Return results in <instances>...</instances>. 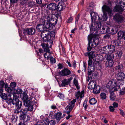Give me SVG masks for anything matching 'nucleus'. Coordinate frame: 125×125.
I'll return each mask as SVG.
<instances>
[{
  "label": "nucleus",
  "instance_id": "nucleus-14",
  "mask_svg": "<svg viewBox=\"0 0 125 125\" xmlns=\"http://www.w3.org/2000/svg\"><path fill=\"white\" fill-rule=\"evenodd\" d=\"M125 77V75L124 73L120 72L117 74L116 77L117 79L119 80H123Z\"/></svg>",
  "mask_w": 125,
  "mask_h": 125
},
{
  "label": "nucleus",
  "instance_id": "nucleus-37",
  "mask_svg": "<svg viewBox=\"0 0 125 125\" xmlns=\"http://www.w3.org/2000/svg\"><path fill=\"white\" fill-rule=\"evenodd\" d=\"M51 53L50 52H47L44 53V57L45 58H46L47 60H49L50 59L51 57Z\"/></svg>",
  "mask_w": 125,
  "mask_h": 125
},
{
  "label": "nucleus",
  "instance_id": "nucleus-47",
  "mask_svg": "<svg viewBox=\"0 0 125 125\" xmlns=\"http://www.w3.org/2000/svg\"><path fill=\"white\" fill-rule=\"evenodd\" d=\"M116 56L117 57L119 58L120 57L122 54V52L121 51H117Z\"/></svg>",
  "mask_w": 125,
  "mask_h": 125
},
{
  "label": "nucleus",
  "instance_id": "nucleus-22",
  "mask_svg": "<svg viewBox=\"0 0 125 125\" xmlns=\"http://www.w3.org/2000/svg\"><path fill=\"white\" fill-rule=\"evenodd\" d=\"M44 123L47 124L48 125H55V122L53 120H51L49 121L47 118L44 120Z\"/></svg>",
  "mask_w": 125,
  "mask_h": 125
},
{
  "label": "nucleus",
  "instance_id": "nucleus-51",
  "mask_svg": "<svg viewBox=\"0 0 125 125\" xmlns=\"http://www.w3.org/2000/svg\"><path fill=\"white\" fill-rule=\"evenodd\" d=\"M26 115H24L21 114L20 116L21 119L23 120V121L24 120L26 119Z\"/></svg>",
  "mask_w": 125,
  "mask_h": 125
},
{
  "label": "nucleus",
  "instance_id": "nucleus-50",
  "mask_svg": "<svg viewBox=\"0 0 125 125\" xmlns=\"http://www.w3.org/2000/svg\"><path fill=\"white\" fill-rule=\"evenodd\" d=\"M111 31L113 33V34H115L117 32V29L115 27H113L111 28Z\"/></svg>",
  "mask_w": 125,
  "mask_h": 125
},
{
  "label": "nucleus",
  "instance_id": "nucleus-27",
  "mask_svg": "<svg viewBox=\"0 0 125 125\" xmlns=\"http://www.w3.org/2000/svg\"><path fill=\"white\" fill-rule=\"evenodd\" d=\"M114 55L113 54H107L105 55L106 59L107 60H113L114 58Z\"/></svg>",
  "mask_w": 125,
  "mask_h": 125
},
{
  "label": "nucleus",
  "instance_id": "nucleus-23",
  "mask_svg": "<svg viewBox=\"0 0 125 125\" xmlns=\"http://www.w3.org/2000/svg\"><path fill=\"white\" fill-rule=\"evenodd\" d=\"M96 85L95 82L94 81H92L90 82L89 83L88 87L89 89L92 90L93 89Z\"/></svg>",
  "mask_w": 125,
  "mask_h": 125
},
{
  "label": "nucleus",
  "instance_id": "nucleus-18",
  "mask_svg": "<svg viewBox=\"0 0 125 125\" xmlns=\"http://www.w3.org/2000/svg\"><path fill=\"white\" fill-rule=\"evenodd\" d=\"M124 7L121 5H116L114 9V11L116 12H120L122 11L123 10Z\"/></svg>",
  "mask_w": 125,
  "mask_h": 125
},
{
  "label": "nucleus",
  "instance_id": "nucleus-11",
  "mask_svg": "<svg viewBox=\"0 0 125 125\" xmlns=\"http://www.w3.org/2000/svg\"><path fill=\"white\" fill-rule=\"evenodd\" d=\"M92 35L93 38L92 42L91 43V46L93 48L96 47L99 43V40L96 38L94 37Z\"/></svg>",
  "mask_w": 125,
  "mask_h": 125
},
{
  "label": "nucleus",
  "instance_id": "nucleus-62",
  "mask_svg": "<svg viewBox=\"0 0 125 125\" xmlns=\"http://www.w3.org/2000/svg\"><path fill=\"white\" fill-rule=\"evenodd\" d=\"M41 46L42 47V48L44 49L46 47L48 46V44H46L45 43H43L41 44Z\"/></svg>",
  "mask_w": 125,
  "mask_h": 125
},
{
  "label": "nucleus",
  "instance_id": "nucleus-8",
  "mask_svg": "<svg viewBox=\"0 0 125 125\" xmlns=\"http://www.w3.org/2000/svg\"><path fill=\"white\" fill-rule=\"evenodd\" d=\"M123 16L118 13L116 14L114 17V20L118 22H121L123 21Z\"/></svg>",
  "mask_w": 125,
  "mask_h": 125
},
{
  "label": "nucleus",
  "instance_id": "nucleus-5",
  "mask_svg": "<svg viewBox=\"0 0 125 125\" xmlns=\"http://www.w3.org/2000/svg\"><path fill=\"white\" fill-rule=\"evenodd\" d=\"M76 101V99H73L71 102L69 103L67 106L65 108V109L67 111L65 112L67 114L70 113L71 111L73 109L75 105V104Z\"/></svg>",
  "mask_w": 125,
  "mask_h": 125
},
{
  "label": "nucleus",
  "instance_id": "nucleus-42",
  "mask_svg": "<svg viewBox=\"0 0 125 125\" xmlns=\"http://www.w3.org/2000/svg\"><path fill=\"white\" fill-rule=\"evenodd\" d=\"M28 99V97L27 94L25 93H23L22 98V99L23 100V101H24L27 100Z\"/></svg>",
  "mask_w": 125,
  "mask_h": 125
},
{
  "label": "nucleus",
  "instance_id": "nucleus-31",
  "mask_svg": "<svg viewBox=\"0 0 125 125\" xmlns=\"http://www.w3.org/2000/svg\"><path fill=\"white\" fill-rule=\"evenodd\" d=\"M112 42L113 45L115 46H119L120 43V41L119 39L113 41Z\"/></svg>",
  "mask_w": 125,
  "mask_h": 125
},
{
  "label": "nucleus",
  "instance_id": "nucleus-9",
  "mask_svg": "<svg viewBox=\"0 0 125 125\" xmlns=\"http://www.w3.org/2000/svg\"><path fill=\"white\" fill-rule=\"evenodd\" d=\"M71 73L70 71L67 68H65L59 72V74L62 76H66Z\"/></svg>",
  "mask_w": 125,
  "mask_h": 125
},
{
  "label": "nucleus",
  "instance_id": "nucleus-60",
  "mask_svg": "<svg viewBox=\"0 0 125 125\" xmlns=\"http://www.w3.org/2000/svg\"><path fill=\"white\" fill-rule=\"evenodd\" d=\"M17 93L18 94H20L22 93V90L20 89H18L16 90Z\"/></svg>",
  "mask_w": 125,
  "mask_h": 125
},
{
  "label": "nucleus",
  "instance_id": "nucleus-39",
  "mask_svg": "<svg viewBox=\"0 0 125 125\" xmlns=\"http://www.w3.org/2000/svg\"><path fill=\"white\" fill-rule=\"evenodd\" d=\"M73 83L77 89L78 90L80 88V87L79 85L78 81L75 78L73 79Z\"/></svg>",
  "mask_w": 125,
  "mask_h": 125
},
{
  "label": "nucleus",
  "instance_id": "nucleus-54",
  "mask_svg": "<svg viewBox=\"0 0 125 125\" xmlns=\"http://www.w3.org/2000/svg\"><path fill=\"white\" fill-rule=\"evenodd\" d=\"M119 93L121 95H123L125 94V88H122V90L120 91Z\"/></svg>",
  "mask_w": 125,
  "mask_h": 125
},
{
  "label": "nucleus",
  "instance_id": "nucleus-57",
  "mask_svg": "<svg viewBox=\"0 0 125 125\" xmlns=\"http://www.w3.org/2000/svg\"><path fill=\"white\" fill-rule=\"evenodd\" d=\"M28 111L27 109L25 108L23 109L21 114L26 115L27 111Z\"/></svg>",
  "mask_w": 125,
  "mask_h": 125
},
{
  "label": "nucleus",
  "instance_id": "nucleus-58",
  "mask_svg": "<svg viewBox=\"0 0 125 125\" xmlns=\"http://www.w3.org/2000/svg\"><path fill=\"white\" fill-rule=\"evenodd\" d=\"M10 86L12 88H14L16 87V84L15 82H12L10 84Z\"/></svg>",
  "mask_w": 125,
  "mask_h": 125
},
{
  "label": "nucleus",
  "instance_id": "nucleus-32",
  "mask_svg": "<svg viewBox=\"0 0 125 125\" xmlns=\"http://www.w3.org/2000/svg\"><path fill=\"white\" fill-rule=\"evenodd\" d=\"M125 32L122 31H119L117 33L118 37L119 39L123 38L124 34Z\"/></svg>",
  "mask_w": 125,
  "mask_h": 125
},
{
  "label": "nucleus",
  "instance_id": "nucleus-2",
  "mask_svg": "<svg viewBox=\"0 0 125 125\" xmlns=\"http://www.w3.org/2000/svg\"><path fill=\"white\" fill-rule=\"evenodd\" d=\"M41 36L43 41L48 42L50 40L51 37H54V33L51 30L45 31L41 32Z\"/></svg>",
  "mask_w": 125,
  "mask_h": 125
},
{
  "label": "nucleus",
  "instance_id": "nucleus-64",
  "mask_svg": "<svg viewBox=\"0 0 125 125\" xmlns=\"http://www.w3.org/2000/svg\"><path fill=\"white\" fill-rule=\"evenodd\" d=\"M58 66V69H61L63 68V65H62L61 63H59L57 65Z\"/></svg>",
  "mask_w": 125,
  "mask_h": 125
},
{
  "label": "nucleus",
  "instance_id": "nucleus-43",
  "mask_svg": "<svg viewBox=\"0 0 125 125\" xmlns=\"http://www.w3.org/2000/svg\"><path fill=\"white\" fill-rule=\"evenodd\" d=\"M28 109L29 111H33V108L36 107V106L35 105H30L28 106Z\"/></svg>",
  "mask_w": 125,
  "mask_h": 125
},
{
  "label": "nucleus",
  "instance_id": "nucleus-38",
  "mask_svg": "<svg viewBox=\"0 0 125 125\" xmlns=\"http://www.w3.org/2000/svg\"><path fill=\"white\" fill-rule=\"evenodd\" d=\"M30 117L28 115L27 116V117L26 119L24 121H23V123H22L21 122H20L19 123H21V125H26L27 124V123L30 120Z\"/></svg>",
  "mask_w": 125,
  "mask_h": 125
},
{
  "label": "nucleus",
  "instance_id": "nucleus-41",
  "mask_svg": "<svg viewBox=\"0 0 125 125\" xmlns=\"http://www.w3.org/2000/svg\"><path fill=\"white\" fill-rule=\"evenodd\" d=\"M69 83V81L66 79H64L62 81V86H65L66 85H68Z\"/></svg>",
  "mask_w": 125,
  "mask_h": 125
},
{
  "label": "nucleus",
  "instance_id": "nucleus-1",
  "mask_svg": "<svg viewBox=\"0 0 125 125\" xmlns=\"http://www.w3.org/2000/svg\"><path fill=\"white\" fill-rule=\"evenodd\" d=\"M15 94H13V99L10 103L16 105V108L14 112L15 113L18 114L20 112H21L22 111V109L21 108L22 104L21 102L19 101L17 97L15 96Z\"/></svg>",
  "mask_w": 125,
  "mask_h": 125
},
{
  "label": "nucleus",
  "instance_id": "nucleus-4",
  "mask_svg": "<svg viewBox=\"0 0 125 125\" xmlns=\"http://www.w3.org/2000/svg\"><path fill=\"white\" fill-rule=\"evenodd\" d=\"M111 4L109 3V6L104 5L102 7V11L104 13L108 14L110 16H111L113 14L112 13V10L111 8Z\"/></svg>",
  "mask_w": 125,
  "mask_h": 125
},
{
  "label": "nucleus",
  "instance_id": "nucleus-7",
  "mask_svg": "<svg viewBox=\"0 0 125 125\" xmlns=\"http://www.w3.org/2000/svg\"><path fill=\"white\" fill-rule=\"evenodd\" d=\"M51 18V15H48L46 17V19H47V22L46 24L44 25H45V27L46 29H47L48 31H51L49 30L51 29L52 28V25L50 23V19Z\"/></svg>",
  "mask_w": 125,
  "mask_h": 125
},
{
  "label": "nucleus",
  "instance_id": "nucleus-36",
  "mask_svg": "<svg viewBox=\"0 0 125 125\" xmlns=\"http://www.w3.org/2000/svg\"><path fill=\"white\" fill-rule=\"evenodd\" d=\"M89 102L91 105H94L96 103L97 101L94 98H93L89 100Z\"/></svg>",
  "mask_w": 125,
  "mask_h": 125
},
{
  "label": "nucleus",
  "instance_id": "nucleus-13",
  "mask_svg": "<svg viewBox=\"0 0 125 125\" xmlns=\"http://www.w3.org/2000/svg\"><path fill=\"white\" fill-rule=\"evenodd\" d=\"M117 81L115 80H112L110 81L108 83L106 87L108 88H112L114 86L115 84L117 83Z\"/></svg>",
  "mask_w": 125,
  "mask_h": 125
},
{
  "label": "nucleus",
  "instance_id": "nucleus-52",
  "mask_svg": "<svg viewBox=\"0 0 125 125\" xmlns=\"http://www.w3.org/2000/svg\"><path fill=\"white\" fill-rule=\"evenodd\" d=\"M50 58V62L51 63H56V61L55 58L51 57Z\"/></svg>",
  "mask_w": 125,
  "mask_h": 125
},
{
  "label": "nucleus",
  "instance_id": "nucleus-24",
  "mask_svg": "<svg viewBox=\"0 0 125 125\" xmlns=\"http://www.w3.org/2000/svg\"><path fill=\"white\" fill-rule=\"evenodd\" d=\"M95 66H90L88 65V74L89 75H90L92 72H93L95 68Z\"/></svg>",
  "mask_w": 125,
  "mask_h": 125
},
{
  "label": "nucleus",
  "instance_id": "nucleus-35",
  "mask_svg": "<svg viewBox=\"0 0 125 125\" xmlns=\"http://www.w3.org/2000/svg\"><path fill=\"white\" fill-rule=\"evenodd\" d=\"M102 49L103 51V52L104 53L107 54L109 53L108 48L107 45L103 47V48Z\"/></svg>",
  "mask_w": 125,
  "mask_h": 125
},
{
  "label": "nucleus",
  "instance_id": "nucleus-44",
  "mask_svg": "<svg viewBox=\"0 0 125 125\" xmlns=\"http://www.w3.org/2000/svg\"><path fill=\"white\" fill-rule=\"evenodd\" d=\"M94 54L93 52L91 51L89 52V59H95L94 57Z\"/></svg>",
  "mask_w": 125,
  "mask_h": 125
},
{
  "label": "nucleus",
  "instance_id": "nucleus-25",
  "mask_svg": "<svg viewBox=\"0 0 125 125\" xmlns=\"http://www.w3.org/2000/svg\"><path fill=\"white\" fill-rule=\"evenodd\" d=\"M107 46L109 53H111L115 52V47L114 46L112 45H109Z\"/></svg>",
  "mask_w": 125,
  "mask_h": 125
},
{
  "label": "nucleus",
  "instance_id": "nucleus-26",
  "mask_svg": "<svg viewBox=\"0 0 125 125\" xmlns=\"http://www.w3.org/2000/svg\"><path fill=\"white\" fill-rule=\"evenodd\" d=\"M114 63V62L113 60H107L105 63V65L108 67H111L113 66Z\"/></svg>",
  "mask_w": 125,
  "mask_h": 125
},
{
  "label": "nucleus",
  "instance_id": "nucleus-15",
  "mask_svg": "<svg viewBox=\"0 0 125 125\" xmlns=\"http://www.w3.org/2000/svg\"><path fill=\"white\" fill-rule=\"evenodd\" d=\"M93 38H92V34H90L88 36V47L87 50L89 52L90 51L92 48V46H90V44L92 42Z\"/></svg>",
  "mask_w": 125,
  "mask_h": 125
},
{
  "label": "nucleus",
  "instance_id": "nucleus-56",
  "mask_svg": "<svg viewBox=\"0 0 125 125\" xmlns=\"http://www.w3.org/2000/svg\"><path fill=\"white\" fill-rule=\"evenodd\" d=\"M44 51L46 52H51L49 48L48 47H46L44 49Z\"/></svg>",
  "mask_w": 125,
  "mask_h": 125
},
{
  "label": "nucleus",
  "instance_id": "nucleus-33",
  "mask_svg": "<svg viewBox=\"0 0 125 125\" xmlns=\"http://www.w3.org/2000/svg\"><path fill=\"white\" fill-rule=\"evenodd\" d=\"M31 98L30 99H28L27 100L24 101L23 102L24 105L26 106H28L29 105H31V103H32V102H31V101H30V100H31Z\"/></svg>",
  "mask_w": 125,
  "mask_h": 125
},
{
  "label": "nucleus",
  "instance_id": "nucleus-49",
  "mask_svg": "<svg viewBox=\"0 0 125 125\" xmlns=\"http://www.w3.org/2000/svg\"><path fill=\"white\" fill-rule=\"evenodd\" d=\"M100 96L101 98L103 99H105L106 98V94L104 93H101L100 94Z\"/></svg>",
  "mask_w": 125,
  "mask_h": 125
},
{
  "label": "nucleus",
  "instance_id": "nucleus-20",
  "mask_svg": "<svg viewBox=\"0 0 125 125\" xmlns=\"http://www.w3.org/2000/svg\"><path fill=\"white\" fill-rule=\"evenodd\" d=\"M84 90L82 91L81 92L78 91L76 92L75 96L77 99H79L80 98H82L84 95Z\"/></svg>",
  "mask_w": 125,
  "mask_h": 125
},
{
  "label": "nucleus",
  "instance_id": "nucleus-19",
  "mask_svg": "<svg viewBox=\"0 0 125 125\" xmlns=\"http://www.w3.org/2000/svg\"><path fill=\"white\" fill-rule=\"evenodd\" d=\"M120 84L117 81V83H116L115 84L114 86L112 88L111 91L113 92L114 91H117L118 89L120 88Z\"/></svg>",
  "mask_w": 125,
  "mask_h": 125
},
{
  "label": "nucleus",
  "instance_id": "nucleus-17",
  "mask_svg": "<svg viewBox=\"0 0 125 125\" xmlns=\"http://www.w3.org/2000/svg\"><path fill=\"white\" fill-rule=\"evenodd\" d=\"M65 5L64 3H59L57 6H56V9L60 11H61L63 9H65Z\"/></svg>",
  "mask_w": 125,
  "mask_h": 125
},
{
  "label": "nucleus",
  "instance_id": "nucleus-21",
  "mask_svg": "<svg viewBox=\"0 0 125 125\" xmlns=\"http://www.w3.org/2000/svg\"><path fill=\"white\" fill-rule=\"evenodd\" d=\"M91 19L92 22L95 21L97 19V18L98 16V15L97 13L94 12H92L90 13Z\"/></svg>",
  "mask_w": 125,
  "mask_h": 125
},
{
  "label": "nucleus",
  "instance_id": "nucleus-61",
  "mask_svg": "<svg viewBox=\"0 0 125 125\" xmlns=\"http://www.w3.org/2000/svg\"><path fill=\"white\" fill-rule=\"evenodd\" d=\"M4 81H0V86L3 88L4 85Z\"/></svg>",
  "mask_w": 125,
  "mask_h": 125
},
{
  "label": "nucleus",
  "instance_id": "nucleus-16",
  "mask_svg": "<svg viewBox=\"0 0 125 125\" xmlns=\"http://www.w3.org/2000/svg\"><path fill=\"white\" fill-rule=\"evenodd\" d=\"M47 7L49 10H54L56 9V5L55 3H52L48 5Z\"/></svg>",
  "mask_w": 125,
  "mask_h": 125
},
{
  "label": "nucleus",
  "instance_id": "nucleus-63",
  "mask_svg": "<svg viewBox=\"0 0 125 125\" xmlns=\"http://www.w3.org/2000/svg\"><path fill=\"white\" fill-rule=\"evenodd\" d=\"M109 108L110 110V111L112 112H113L115 109L114 107L112 106H109Z\"/></svg>",
  "mask_w": 125,
  "mask_h": 125
},
{
  "label": "nucleus",
  "instance_id": "nucleus-34",
  "mask_svg": "<svg viewBox=\"0 0 125 125\" xmlns=\"http://www.w3.org/2000/svg\"><path fill=\"white\" fill-rule=\"evenodd\" d=\"M50 23L53 26H54L57 23V20L56 19L52 18H51V19H50Z\"/></svg>",
  "mask_w": 125,
  "mask_h": 125
},
{
  "label": "nucleus",
  "instance_id": "nucleus-48",
  "mask_svg": "<svg viewBox=\"0 0 125 125\" xmlns=\"http://www.w3.org/2000/svg\"><path fill=\"white\" fill-rule=\"evenodd\" d=\"M87 100L86 99L85 100L83 104V106L84 107L85 110H86L88 107V105L87 104Z\"/></svg>",
  "mask_w": 125,
  "mask_h": 125
},
{
  "label": "nucleus",
  "instance_id": "nucleus-3",
  "mask_svg": "<svg viewBox=\"0 0 125 125\" xmlns=\"http://www.w3.org/2000/svg\"><path fill=\"white\" fill-rule=\"evenodd\" d=\"M46 16L45 15L42 16L40 20V22L41 23L39 24L36 27V29L38 31H47V29L45 28L44 26L45 22L46 21L45 19Z\"/></svg>",
  "mask_w": 125,
  "mask_h": 125
},
{
  "label": "nucleus",
  "instance_id": "nucleus-28",
  "mask_svg": "<svg viewBox=\"0 0 125 125\" xmlns=\"http://www.w3.org/2000/svg\"><path fill=\"white\" fill-rule=\"evenodd\" d=\"M62 113L61 112H58L55 114V117L56 119L58 121H59L62 118Z\"/></svg>",
  "mask_w": 125,
  "mask_h": 125
},
{
  "label": "nucleus",
  "instance_id": "nucleus-30",
  "mask_svg": "<svg viewBox=\"0 0 125 125\" xmlns=\"http://www.w3.org/2000/svg\"><path fill=\"white\" fill-rule=\"evenodd\" d=\"M100 87L99 86H96L93 89V92L94 94H97L99 93L100 92Z\"/></svg>",
  "mask_w": 125,
  "mask_h": 125
},
{
  "label": "nucleus",
  "instance_id": "nucleus-55",
  "mask_svg": "<svg viewBox=\"0 0 125 125\" xmlns=\"http://www.w3.org/2000/svg\"><path fill=\"white\" fill-rule=\"evenodd\" d=\"M28 0H20V4L24 5L26 3Z\"/></svg>",
  "mask_w": 125,
  "mask_h": 125
},
{
  "label": "nucleus",
  "instance_id": "nucleus-40",
  "mask_svg": "<svg viewBox=\"0 0 125 125\" xmlns=\"http://www.w3.org/2000/svg\"><path fill=\"white\" fill-rule=\"evenodd\" d=\"M57 96L59 98L63 100H64L65 99V97L64 95L63 94L61 93H58Z\"/></svg>",
  "mask_w": 125,
  "mask_h": 125
},
{
  "label": "nucleus",
  "instance_id": "nucleus-10",
  "mask_svg": "<svg viewBox=\"0 0 125 125\" xmlns=\"http://www.w3.org/2000/svg\"><path fill=\"white\" fill-rule=\"evenodd\" d=\"M23 32L25 35H32L35 33V30L33 28H27L24 30Z\"/></svg>",
  "mask_w": 125,
  "mask_h": 125
},
{
  "label": "nucleus",
  "instance_id": "nucleus-6",
  "mask_svg": "<svg viewBox=\"0 0 125 125\" xmlns=\"http://www.w3.org/2000/svg\"><path fill=\"white\" fill-rule=\"evenodd\" d=\"M94 21L92 22L91 26L90 27V31L92 32L93 31H97L100 29L101 25H100L99 23L96 22Z\"/></svg>",
  "mask_w": 125,
  "mask_h": 125
},
{
  "label": "nucleus",
  "instance_id": "nucleus-12",
  "mask_svg": "<svg viewBox=\"0 0 125 125\" xmlns=\"http://www.w3.org/2000/svg\"><path fill=\"white\" fill-rule=\"evenodd\" d=\"M99 62L97 61L95 59H89L88 61V65L89 66H96Z\"/></svg>",
  "mask_w": 125,
  "mask_h": 125
},
{
  "label": "nucleus",
  "instance_id": "nucleus-29",
  "mask_svg": "<svg viewBox=\"0 0 125 125\" xmlns=\"http://www.w3.org/2000/svg\"><path fill=\"white\" fill-rule=\"evenodd\" d=\"M116 96L113 92H110V98L111 100L114 101L116 98Z\"/></svg>",
  "mask_w": 125,
  "mask_h": 125
},
{
  "label": "nucleus",
  "instance_id": "nucleus-45",
  "mask_svg": "<svg viewBox=\"0 0 125 125\" xmlns=\"http://www.w3.org/2000/svg\"><path fill=\"white\" fill-rule=\"evenodd\" d=\"M1 98L4 100H6L7 99V95L4 93L1 94L0 95Z\"/></svg>",
  "mask_w": 125,
  "mask_h": 125
},
{
  "label": "nucleus",
  "instance_id": "nucleus-59",
  "mask_svg": "<svg viewBox=\"0 0 125 125\" xmlns=\"http://www.w3.org/2000/svg\"><path fill=\"white\" fill-rule=\"evenodd\" d=\"M116 67L118 69L121 70L123 68V66L122 64H118V66H117Z\"/></svg>",
  "mask_w": 125,
  "mask_h": 125
},
{
  "label": "nucleus",
  "instance_id": "nucleus-46",
  "mask_svg": "<svg viewBox=\"0 0 125 125\" xmlns=\"http://www.w3.org/2000/svg\"><path fill=\"white\" fill-rule=\"evenodd\" d=\"M35 5V3L33 1H30L29 2L28 6L29 7H32Z\"/></svg>",
  "mask_w": 125,
  "mask_h": 125
},
{
  "label": "nucleus",
  "instance_id": "nucleus-53",
  "mask_svg": "<svg viewBox=\"0 0 125 125\" xmlns=\"http://www.w3.org/2000/svg\"><path fill=\"white\" fill-rule=\"evenodd\" d=\"M106 26H103L102 27V30H101V28L100 29V30L102 32V33H104V34L105 33H104V31H106Z\"/></svg>",
  "mask_w": 125,
  "mask_h": 125
}]
</instances>
